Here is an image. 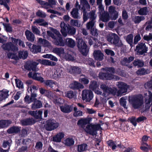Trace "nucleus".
I'll list each match as a JSON object with an SVG mask.
<instances>
[{
	"mask_svg": "<svg viewBox=\"0 0 152 152\" xmlns=\"http://www.w3.org/2000/svg\"><path fill=\"white\" fill-rule=\"evenodd\" d=\"M77 46L79 50L84 56H86L88 52L87 45L82 39H79L77 43Z\"/></svg>",
	"mask_w": 152,
	"mask_h": 152,
	"instance_id": "4",
	"label": "nucleus"
},
{
	"mask_svg": "<svg viewBox=\"0 0 152 152\" xmlns=\"http://www.w3.org/2000/svg\"><path fill=\"white\" fill-rule=\"evenodd\" d=\"M41 49V48L40 46L33 45L32 46L31 50L32 52L37 53L38 52H40Z\"/></svg>",
	"mask_w": 152,
	"mask_h": 152,
	"instance_id": "38",
	"label": "nucleus"
},
{
	"mask_svg": "<svg viewBox=\"0 0 152 152\" xmlns=\"http://www.w3.org/2000/svg\"><path fill=\"white\" fill-rule=\"evenodd\" d=\"M25 35L27 39L29 41L33 42L34 41L35 36L34 34L28 30H26L25 32Z\"/></svg>",
	"mask_w": 152,
	"mask_h": 152,
	"instance_id": "22",
	"label": "nucleus"
},
{
	"mask_svg": "<svg viewBox=\"0 0 152 152\" xmlns=\"http://www.w3.org/2000/svg\"><path fill=\"white\" fill-rule=\"evenodd\" d=\"M94 56L96 60L102 61L103 58V54L99 50H96L94 52Z\"/></svg>",
	"mask_w": 152,
	"mask_h": 152,
	"instance_id": "24",
	"label": "nucleus"
},
{
	"mask_svg": "<svg viewBox=\"0 0 152 152\" xmlns=\"http://www.w3.org/2000/svg\"><path fill=\"white\" fill-rule=\"evenodd\" d=\"M60 26L61 28V32L64 37L66 36L67 34L73 35L75 34L76 30L75 28L70 26L69 24L68 26L64 22H61Z\"/></svg>",
	"mask_w": 152,
	"mask_h": 152,
	"instance_id": "2",
	"label": "nucleus"
},
{
	"mask_svg": "<svg viewBox=\"0 0 152 152\" xmlns=\"http://www.w3.org/2000/svg\"><path fill=\"white\" fill-rule=\"evenodd\" d=\"M3 25L5 27V30L7 32H11L12 31V27L10 26V24L3 23Z\"/></svg>",
	"mask_w": 152,
	"mask_h": 152,
	"instance_id": "52",
	"label": "nucleus"
},
{
	"mask_svg": "<svg viewBox=\"0 0 152 152\" xmlns=\"http://www.w3.org/2000/svg\"><path fill=\"white\" fill-rule=\"evenodd\" d=\"M38 89V87L32 85V86H31L30 87H28L27 90L28 92L29 91H30L31 92H33L34 91V92L37 93V91Z\"/></svg>",
	"mask_w": 152,
	"mask_h": 152,
	"instance_id": "53",
	"label": "nucleus"
},
{
	"mask_svg": "<svg viewBox=\"0 0 152 152\" xmlns=\"http://www.w3.org/2000/svg\"><path fill=\"white\" fill-rule=\"evenodd\" d=\"M9 92L7 90L4 91L3 90L0 91V101H2L3 100L5 99L8 98L9 96Z\"/></svg>",
	"mask_w": 152,
	"mask_h": 152,
	"instance_id": "28",
	"label": "nucleus"
},
{
	"mask_svg": "<svg viewBox=\"0 0 152 152\" xmlns=\"http://www.w3.org/2000/svg\"><path fill=\"white\" fill-rule=\"evenodd\" d=\"M65 145L67 146H70L73 145L75 143L74 140L72 138H67L64 141Z\"/></svg>",
	"mask_w": 152,
	"mask_h": 152,
	"instance_id": "36",
	"label": "nucleus"
},
{
	"mask_svg": "<svg viewBox=\"0 0 152 152\" xmlns=\"http://www.w3.org/2000/svg\"><path fill=\"white\" fill-rule=\"evenodd\" d=\"M98 39L95 37H91L88 39V42L89 45L91 46L93 44H95L98 42Z\"/></svg>",
	"mask_w": 152,
	"mask_h": 152,
	"instance_id": "48",
	"label": "nucleus"
},
{
	"mask_svg": "<svg viewBox=\"0 0 152 152\" xmlns=\"http://www.w3.org/2000/svg\"><path fill=\"white\" fill-rule=\"evenodd\" d=\"M37 74H39L38 72H34L33 74L32 72H30L28 74V76L29 78H32L33 79L35 80L38 77L37 76Z\"/></svg>",
	"mask_w": 152,
	"mask_h": 152,
	"instance_id": "54",
	"label": "nucleus"
},
{
	"mask_svg": "<svg viewBox=\"0 0 152 152\" xmlns=\"http://www.w3.org/2000/svg\"><path fill=\"white\" fill-rule=\"evenodd\" d=\"M64 134L62 132H59L53 137V141L57 142H60L64 137Z\"/></svg>",
	"mask_w": 152,
	"mask_h": 152,
	"instance_id": "21",
	"label": "nucleus"
},
{
	"mask_svg": "<svg viewBox=\"0 0 152 152\" xmlns=\"http://www.w3.org/2000/svg\"><path fill=\"white\" fill-rule=\"evenodd\" d=\"M43 83L46 86L51 88L53 87V85L55 84L54 81L52 80H45Z\"/></svg>",
	"mask_w": 152,
	"mask_h": 152,
	"instance_id": "49",
	"label": "nucleus"
},
{
	"mask_svg": "<svg viewBox=\"0 0 152 152\" xmlns=\"http://www.w3.org/2000/svg\"><path fill=\"white\" fill-rule=\"evenodd\" d=\"M34 120L32 118H28L22 120L21 121L22 124L23 126L31 125L34 123Z\"/></svg>",
	"mask_w": 152,
	"mask_h": 152,
	"instance_id": "27",
	"label": "nucleus"
},
{
	"mask_svg": "<svg viewBox=\"0 0 152 152\" xmlns=\"http://www.w3.org/2000/svg\"><path fill=\"white\" fill-rule=\"evenodd\" d=\"M61 111L64 113H69L72 110L73 107L71 105H69L67 104H65L64 105H62L60 107Z\"/></svg>",
	"mask_w": 152,
	"mask_h": 152,
	"instance_id": "19",
	"label": "nucleus"
},
{
	"mask_svg": "<svg viewBox=\"0 0 152 152\" xmlns=\"http://www.w3.org/2000/svg\"><path fill=\"white\" fill-rule=\"evenodd\" d=\"M126 99H124V97H122L120 99V105L125 108H127L126 105Z\"/></svg>",
	"mask_w": 152,
	"mask_h": 152,
	"instance_id": "56",
	"label": "nucleus"
},
{
	"mask_svg": "<svg viewBox=\"0 0 152 152\" xmlns=\"http://www.w3.org/2000/svg\"><path fill=\"white\" fill-rule=\"evenodd\" d=\"M31 96H30V100L33 101L37 99L36 98L37 97V94L36 92H34L33 91V92H31Z\"/></svg>",
	"mask_w": 152,
	"mask_h": 152,
	"instance_id": "57",
	"label": "nucleus"
},
{
	"mask_svg": "<svg viewBox=\"0 0 152 152\" xmlns=\"http://www.w3.org/2000/svg\"><path fill=\"white\" fill-rule=\"evenodd\" d=\"M79 10L78 8H73L71 12L72 16L75 19H78L79 17L78 16Z\"/></svg>",
	"mask_w": 152,
	"mask_h": 152,
	"instance_id": "35",
	"label": "nucleus"
},
{
	"mask_svg": "<svg viewBox=\"0 0 152 152\" xmlns=\"http://www.w3.org/2000/svg\"><path fill=\"white\" fill-rule=\"evenodd\" d=\"M100 88L103 91L102 96L105 97H107L110 94L113 95H116L117 89L116 88H111L104 84H101Z\"/></svg>",
	"mask_w": 152,
	"mask_h": 152,
	"instance_id": "3",
	"label": "nucleus"
},
{
	"mask_svg": "<svg viewBox=\"0 0 152 152\" xmlns=\"http://www.w3.org/2000/svg\"><path fill=\"white\" fill-rule=\"evenodd\" d=\"M59 124L53 119H50L46 121L45 125V129L48 131H50L57 129L59 126Z\"/></svg>",
	"mask_w": 152,
	"mask_h": 152,
	"instance_id": "5",
	"label": "nucleus"
},
{
	"mask_svg": "<svg viewBox=\"0 0 152 152\" xmlns=\"http://www.w3.org/2000/svg\"><path fill=\"white\" fill-rule=\"evenodd\" d=\"M104 51L105 53L108 55H110L113 56L115 55L114 52L111 50L106 49Z\"/></svg>",
	"mask_w": 152,
	"mask_h": 152,
	"instance_id": "59",
	"label": "nucleus"
},
{
	"mask_svg": "<svg viewBox=\"0 0 152 152\" xmlns=\"http://www.w3.org/2000/svg\"><path fill=\"white\" fill-rule=\"evenodd\" d=\"M109 14L107 12L102 13L100 17V19L103 22H107L109 20Z\"/></svg>",
	"mask_w": 152,
	"mask_h": 152,
	"instance_id": "30",
	"label": "nucleus"
},
{
	"mask_svg": "<svg viewBox=\"0 0 152 152\" xmlns=\"http://www.w3.org/2000/svg\"><path fill=\"white\" fill-rule=\"evenodd\" d=\"M106 38L107 41L111 44L116 45L119 40V36L115 33H110L107 35Z\"/></svg>",
	"mask_w": 152,
	"mask_h": 152,
	"instance_id": "6",
	"label": "nucleus"
},
{
	"mask_svg": "<svg viewBox=\"0 0 152 152\" xmlns=\"http://www.w3.org/2000/svg\"><path fill=\"white\" fill-rule=\"evenodd\" d=\"M10 0H0V4L3 5L5 7L8 11L10 10V7L7 4L9 3Z\"/></svg>",
	"mask_w": 152,
	"mask_h": 152,
	"instance_id": "41",
	"label": "nucleus"
},
{
	"mask_svg": "<svg viewBox=\"0 0 152 152\" xmlns=\"http://www.w3.org/2000/svg\"><path fill=\"white\" fill-rule=\"evenodd\" d=\"M116 76L111 73L108 72H100L99 74V77L100 79L103 80H111L114 78Z\"/></svg>",
	"mask_w": 152,
	"mask_h": 152,
	"instance_id": "12",
	"label": "nucleus"
},
{
	"mask_svg": "<svg viewBox=\"0 0 152 152\" xmlns=\"http://www.w3.org/2000/svg\"><path fill=\"white\" fill-rule=\"evenodd\" d=\"M87 145L86 144L83 143L79 145L78 147V151L80 152H83L87 149Z\"/></svg>",
	"mask_w": 152,
	"mask_h": 152,
	"instance_id": "44",
	"label": "nucleus"
},
{
	"mask_svg": "<svg viewBox=\"0 0 152 152\" xmlns=\"http://www.w3.org/2000/svg\"><path fill=\"white\" fill-rule=\"evenodd\" d=\"M133 37V35L132 34L128 35L126 37V41L131 46H132Z\"/></svg>",
	"mask_w": 152,
	"mask_h": 152,
	"instance_id": "51",
	"label": "nucleus"
},
{
	"mask_svg": "<svg viewBox=\"0 0 152 152\" xmlns=\"http://www.w3.org/2000/svg\"><path fill=\"white\" fill-rule=\"evenodd\" d=\"M16 86L17 87L19 88H23V82L22 81L19 79H15Z\"/></svg>",
	"mask_w": 152,
	"mask_h": 152,
	"instance_id": "47",
	"label": "nucleus"
},
{
	"mask_svg": "<svg viewBox=\"0 0 152 152\" xmlns=\"http://www.w3.org/2000/svg\"><path fill=\"white\" fill-rule=\"evenodd\" d=\"M92 125V124L88 125L84 129L86 133L94 136L96 134L97 132H95Z\"/></svg>",
	"mask_w": 152,
	"mask_h": 152,
	"instance_id": "16",
	"label": "nucleus"
},
{
	"mask_svg": "<svg viewBox=\"0 0 152 152\" xmlns=\"http://www.w3.org/2000/svg\"><path fill=\"white\" fill-rule=\"evenodd\" d=\"M32 32L37 35H39L40 31L35 26H32Z\"/></svg>",
	"mask_w": 152,
	"mask_h": 152,
	"instance_id": "62",
	"label": "nucleus"
},
{
	"mask_svg": "<svg viewBox=\"0 0 152 152\" xmlns=\"http://www.w3.org/2000/svg\"><path fill=\"white\" fill-rule=\"evenodd\" d=\"M108 11L112 20H115L118 17V13L115 10V7L112 6H110L109 8Z\"/></svg>",
	"mask_w": 152,
	"mask_h": 152,
	"instance_id": "14",
	"label": "nucleus"
},
{
	"mask_svg": "<svg viewBox=\"0 0 152 152\" xmlns=\"http://www.w3.org/2000/svg\"><path fill=\"white\" fill-rule=\"evenodd\" d=\"M106 71L113 74L115 73V69L113 67H107L106 68Z\"/></svg>",
	"mask_w": 152,
	"mask_h": 152,
	"instance_id": "61",
	"label": "nucleus"
},
{
	"mask_svg": "<svg viewBox=\"0 0 152 152\" xmlns=\"http://www.w3.org/2000/svg\"><path fill=\"white\" fill-rule=\"evenodd\" d=\"M128 121L130 122L134 126H135L137 125V118L135 116H132L129 117L128 119Z\"/></svg>",
	"mask_w": 152,
	"mask_h": 152,
	"instance_id": "50",
	"label": "nucleus"
},
{
	"mask_svg": "<svg viewBox=\"0 0 152 152\" xmlns=\"http://www.w3.org/2000/svg\"><path fill=\"white\" fill-rule=\"evenodd\" d=\"M12 121L10 120H0V128H7L11 124Z\"/></svg>",
	"mask_w": 152,
	"mask_h": 152,
	"instance_id": "25",
	"label": "nucleus"
},
{
	"mask_svg": "<svg viewBox=\"0 0 152 152\" xmlns=\"http://www.w3.org/2000/svg\"><path fill=\"white\" fill-rule=\"evenodd\" d=\"M107 143L108 147L111 148L112 150L114 151L117 147L116 142L114 141L113 140H110L107 142Z\"/></svg>",
	"mask_w": 152,
	"mask_h": 152,
	"instance_id": "31",
	"label": "nucleus"
},
{
	"mask_svg": "<svg viewBox=\"0 0 152 152\" xmlns=\"http://www.w3.org/2000/svg\"><path fill=\"white\" fill-rule=\"evenodd\" d=\"M129 100L132 107L134 109L140 108L143 104V97L141 94L132 96Z\"/></svg>",
	"mask_w": 152,
	"mask_h": 152,
	"instance_id": "1",
	"label": "nucleus"
},
{
	"mask_svg": "<svg viewBox=\"0 0 152 152\" xmlns=\"http://www.w3.org/2000/svg\"><path fill=\"white\" fill-rule=\"evenodd\" d=\"M44 95L49 98H50L53 96V93L51 91L47 90Z\"/></svg>",
	"mask_w": 152,
	"mask_h": 152,
	"instance_id": "63",
	"label": "nucleus"
},
{
	"mask_svg": "<svg viewBox=\"0 0 152 152\" xmlns=\"http://www.w3.org/2000/svg\"><path fill=\"white\" fill-rule=\"evenodd\" d=\"M20 127L13 126L8 129L7 132L9 134H16L20 132Z\"/></svg>",
	"mask_w": 152,
	"mask_h": 152,
	"instance_id": "18",
	"label": "nucleus"
},
{
	"mask_svg": "<svg viewBox=\"0 0 152 152\" xmlns=\"http://www.w3.org/2000/svg\"><path fill=\"white\" fill-rule=\"evenodd\" d=\"M62 70L60 68H57L56 71L54 72V79H56L58 78H60L61 77V76L63 74Z\"/></svg>",
	"mask_w": 152,
	"mask_h": 152,
	"instance_id": "29",
	"label": "nucleus"
},
{
	"mask_svg": "<svg viewBox=\"0 0 152 152\" xmlns=\"http://www.w3.org/2000/svg\"><path fill=\"white\" fill-rule=\"evenodd\" d=\"M147 119V118L144 116H141L137 118V121L138 123L140 122H143L145 120Z\"/></svg>",
	"mask_w": 152,
	"mask_h": 152,
	"instance_id": "64",
	"label": "nucleus"
},
{
	"mask_svg": "<svg viewBox=\"0 0 152 152\" xmlns=\"http://www.w3.org/2000/svg\"><path fill=\"white\" fill-rule=\"evenodd\" d=\"M99 85L97 82L95 80H92L91 81L89 86V88L91 90H94L98 87Z\"/></svg>",
	"mask_w": 152,
	"mask_h": 152,
	"instance_id": "37",
	"label": "nucleus"
},
{
	"mask_svg": "<svg viewBox=\"0 0 152 152\" xmlns=\"http://www.w3.org/2000/svg\"><path fill=\"white\" fill-rule=\"evenodd\" d=\"M133 64L134 66H137L138 68L142 67L144 65V62L138 59H136L133 61Z\"/></svg>",
	"mask_w": 152,
	"mask_h": 152,
	"instance_id": "34",
	"label": "nucleus"
},
{
	"mask_svg": "<svg viewBox=\"0 0 152 152\" xmlns=\"http://www.w3.org/2000/svg\"><path fill=\"white\" fill-rule=\"evenodd\" d=\"M148 48L146 46L145 43L140 42L136 46V51L138 55H145L148 51Z\"/></svg>",
	"mask_w": 152,
	"mask_h": 152,
	"instance_id": "7",
	"label": "nucleus"
},
{
	"mask_svg": "<svg viewBox=\"0 0 152 152\" xmlns=\"http://www.w3.org/2000/svg\"><path fill=\"white\" fill-rule=\"evenodd\" d=\"M53 52L58 55H60L64 53V49L62 48H55L53 49Z\"/></svg>",
	"mask_w": 152,
	"mask_h": 152,
	"instance_id": "39",
	"label": "nucleus"
},
{
	"mask_svg": "<svg viewBox=\"0 0 152 152\" xmlns=\"http://www.w3.org/2000/svg\"><path fill=\"white\" fill-rule=\"evenodd\" d=\"M69 87L71 89L74 90L83 89L84 87L83 85L75 81H74L70 84Z\"/></svg>",
	"mask_w": 152,
	"mask_h": 152,
	"instance_id": "17",
	"label": "nucleus"
},
{
	"mask_svg": "<svg viewBox=\"0 0 152 152\" xmlns=\"http://www.w3.org/2000/svg\"><path fill=\"white\" fill-rule=\"evenodd\" d=\"M65 96L69 99L72 98L74 96V94L73 91H70L67 92Z\"/></svg>",
	"mask_w": 152,
	"mask_h": 152,
	"instance_id": "60",
	"label": "nucleus"
},
{
	"mask_svg": "<svg viewBox=\"0 0 152 152\" xmlns=\"http://www.w3.org/2000/svg\"><path fill=\"white\" fill-rule=\"evenodd\" d=\"M134 58V57L133 56H130L128 58L124 57L121 61V63L122 65L125 66L133 61Z\"/></svg>",
	"mask_w": 152,
	"mask_h": 152,
	"instance_id": "23",
	"label": "nucleus"
},
{
	"mask_svg": "<svg viewBox=\"0 0 152 152\" xmlns=\"http://www.w3.org/2000/svg\"><path fill=\"white\" fill-rule=\"evenodd\" d=\"M92 118L90 117L82 118L78 121L77 124L78 126L84 129L86 125L90 124V122L92 120Z\"/></svg>",
	"mask_w": 152,
	"mask_h": 152,
	"instance_id": "13",
	"label": "nucleus"
},
{
	"mask_svg": "<svg viewBox=\"0 0 152 152\" xmlns=\"http://www.w3.org/2000/svg\"><path fill=\"white\" fill-rule=\"evenodd\" d=\"M41 63L43 65L49 66L55 65L56 64V63L46 59L42 60L41 61Z\"/></svg>",
	"mask_w": 152,
	"mask_h": 152,
	"instance_id": "43",
	"label": "nucleus"
},
{
	"mask_svg": "<svg viewBox=\"0 0 152 152\" xmlns=\"http://www.w3.org/2000/svg\"><path fill=\"white\" fill-rule=\"evenodd\" d=\"M28 55V52L25 51L24 52L23 51H20L18 52V56L20 59H25L27 58Z\"/></svg>",
	"mask_w": 152,
	"mask_h": 152,
	"instance_id": "33",
	"label": "nucleus"
},
{
	"mask_svg": "<svg viewBox=\"0 0 152 152\" xmlns=\"http://www.w3.org/2000/svg\"><path fill=\"white\" fill-rule=\"evenodd\" d=\"M1 47L4 50L9 51H11L14 53L17 52L18 50V48L11 42L3 44Z\"/></svg>",
	"mask_w": 152,
	"mask_h": 152,
	"instance_id": "10",
	"label": "nucleus"
},
{
	"mask_svg": "<svg viewBox=\"0 0 152 152\" xmlns=\"http://www.w3.org/2000/svg\"><path fill=\"white\" fill-rule=\"evenodd\" d=\"M38 64V63L35 61H27L26 62L24 65V68L28 71L32 70L33 71L36 72L38 70L37 68V66Z\"/></svg>",
	"mask_w": 152,
	"mask_h": 152,
	"instance_id": "9",
	"label": "nucleus"
},
{
	"mask_svg": "<svg viewBox=\"0 0 152 152\" xmlns=\"http://www.w3.org/2000/svg\"><path fill=\"white\" fill-rule=\"evenodd\" d=\"M33 103L31 105V108L32 110L39 109L42 106V103L39 100L37 99L33 101Z\"/></svg>",
	"mask_w": 152,
	"mask_h": 152,
	"instance_id": "20",
	"label": "nucleus"
},
{
	"mask_svg": "<svg viewBox=\"0 0 152 152\" xmlns=\"http://www.w3.org/2000/svg\"><path fill=\"white\" fill-rule=\"evenodd\" d=\"M90 31V33L92 35L96 37H97L98 36V34L97 33V30L95 27L91 29Z\"/></svg>",
	"mask_w": 152,
	"mask_h": 152,
	"instance_id": "58",
	"label": "nucleus"
},
{
	"mask_svg": "<svg viewBox=\"0 0 152 152\" xmlns=\"http://www.w3.org/2000/svg\"><path fill=\"white\" fill-rule=\"evenodd\" d=\"M93 97V93L90 90H85L83 91L82 94V99L85 100L86 102L91 101Z\"/></svg>",
	"mask_w": 152,
	"mask_h": 152,
	"instance_id": "11",
	"label": "nucleus"
},
{
	"mask_svg": "<svg viewBox=\"0 0 152 152\" xmlns=\"http://www.w3.org/2000/svg\"><path fill=\"white\" fill-rule=\"evenodd\" d=\"M96 17V15L95 14V11L94 10H92L89 13L88 18L91 21H95Z\"/></svg>",
	"mask_w": 152,
	"mask_h": 152,
	"instance_id": "45",
	"label": "nucleus"
},
{
	"mask_svg": "<svg viewBox=\"0 0 152 152\" xmlns=\"http://www.w3.org/2000/svg\"><path fill=\"white\" fill-rule=\"evenodd\" d=\"M145 19V17L143 16H135L134 18V22L135 23H139L141 21Z\"/></svg>",
	"mask_w": 152,
	"mask_h": 152,
	"instance_id": "46",
	"label": "nucleus"
},
{
	"mask_svg": "<svg viewBox=\"0 0 152 152\" xmlns=\"http://www.w3.org/2000/svg\"><path fill=\"white\" fill-rule=\"evenodd\" d=\"M148 10L147 7H144L140 8L138 11V13L140 15H146L148 13Z\"/></svg>",
	"mask_w": 152,
	"mask_h": 152,
	"instance_id": "40",
	"label": "nucleus"
},
{
	"mask_svg": "<svg viewBox=\"0 0 152 152\" xmlns=\"http://www.w3.org/2000/svg\"><path fill=\"white\" fill-rule=\"evenodd\" d=\"M81 69L78 67L72 66L69 69V72L72 74H79L81 72Z\"/></svg>",
	"mask_w": 152,
	"mask_h": 152,
	"instance_id": "26",
	"label": "nucleus"
},
{
	"mask_svg": "<svg viewBox=\"0 0 152 152\" xmlns=\"http://www.w3.org/2000/svg\"><path fill=\"white\" fill-rule=\"evenodd\" d=\"M96 21H90L88 22L86 24L87 29L88 30H90L93 28L95 27L94 26Z\"/></svg>",
	"mask_w": 152,
	"mask_h": 152,
	"instance_id": "42",
	"label": "nucleus"
},
{
	"mask_svg": "<svg viewBox=\"0 0 152 152\" xmlns=\"http://www.w3.org/2000/svg\"><path fill=\"white\" fill-rule=\"evenodd\" d=\"M66 45L69 47L73 48L76 45L75 42L71 38L67 39L65 41Z\"/></svg>",
	"mask_w": 152,
	"mask_h": 152,
	"instance_id": "32",
	"label": "nucleus"
},
{
	"mask_svg": "<svg viewBox=\"0 0 152 152\" xmlns=\"http://www.w3.org/2000/svg\"><path fill=\"white\" fill-rule=\"evenodd\" d=\"M53 42L54 44L57 46H64L65 45L63 38L61 37L56 36L54 39Z\"/></svg>",
	"mask_w": 152,
	"mask_h": 152,
	"instance_id": "15",
	"label": "nucleus"
},
{
	"mask_svg": "<svg viewBox=\"0 0 152 152\" xmlns=\"http://www.w3.org/2000/svg\"><path fill=\"white\" fill-rule=\"evenodd\" d=\"M36 14L37 16L42 18H45L46 16V15L45 12H43L40 10L37 11Z\"/></svg>",
	"mask_w": 152,
	"mask_h": 152,
	"instance_id": "55",
	"label": "nucleus"
},
{
	"mask_svg": "<svg viewBox=\"0 0 152 152\" xmlns=\"http://www.w3.org/2000/svg\"><path fill=\"white\" fill-rule=\"evenodd\" d=\"M118 87L119 90H117L116 94L119 96L124 95V93H126L128 89L129 88V86L125 83L121 82H118Z\"/></svg>",
	"mask_w": 152,
	"mask_h": 152,
	"instance_id": "8",
	"label": "nucleus"
}]
</instances>
